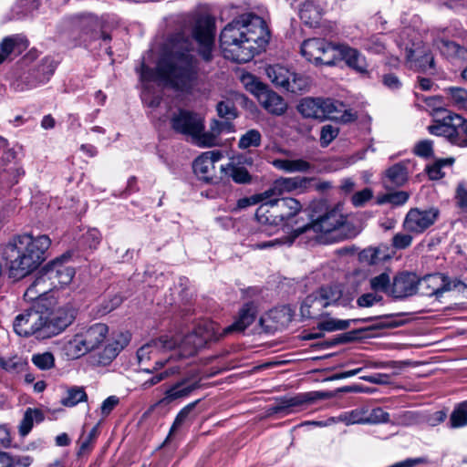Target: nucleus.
Returning <instances> with one entry per match:
<instances>
[{"label": "nucleus", "instance_id": "473e14b6", "mask_svg": "<svg viewBox=\"0 0 467 467\" xmlns=\"http://www.w3.org/2000/svg\"><path fill=\"white\" fill-rule=\"evenodd\" d=\"M26 47L27 40L19 35L5 37L0 43L1 63L15 50L21 52V49Z\"/></svg>", "mask_w": 467, "mask_h": 467}, {"label": "nucleus", "instance_id": "603ef678", "mask_svg": "<svg viewBox=\"0 0 467 467\" xmlns=\"http://www.w3.org/2000/svg\"><path fill=\"white\" fill-rule=\"evenodd\" d=\"M281 314L282 311L275 309L261 317L260 324L265 328V332H273L279 328L277 318Z\"/></svg>", "mask_w": 467, "mask_h": 467}, {"label": "nucleus", "instance_id": "c85d7f7f", "mask_svg": "<svg viewBox=\"0 0 467 467\" xmlns=\"http://www.w3.org/2000/svg\"><path fill=\"white\" fill-rule=\"evenodd\" d=\"M62 351L67 359H77L90 350L80 333L77 332L72 338L64 343Z\"/></svg>", "mask_w": 467, "mask_h": 467}, {"label": "nucleus", "instance_id": "c756f323", "mask_svg": "<svg viewBox=\"0 0 467 467\" xmlns=\"http://www.w3.org/2000/svg\"><path fill=\"white\" fill-rule=\"evenodd\" d=\"M79 26L84 34H90V40L102 39L103 42H109L111 39L109 34L99 30V23L92 16H82L79 20Z\"/></svg>", "mask_w": 467, "mask_h": 467}, {"label": "nucleus", "instance_id": "4d7b16f0", "mask_svg": "<svg viewBox=\"0 0 467 467\" xmlns=\"http://www.w3.org/2000/svg\"><path fill=\"white\" fill-rule=\"evenodd\" d=\"M338 128L333 125L327 124L323 126L320 132L321 146H328L332 142V140L338 135Z\"/></svg>", "mask_w": 467, "mask_h": 467}, {"label": "nucleus", "instance_id": "dca6fc26", "mask_svg": "<svg viewBox=\"0 0 467 467\" xmlns=\"http://www.w3.org/2000/svg\"><path fill=\"white\" fill-rule=\"evenodd\" d=\"M68 259L69 255L63 254L44 266L43 269L52 283L53 288L67 285L72 281L75 270L72 266L66 265Z\"/></svg>", "mask_w": 467, "mask_h": 467}, {"label": "nucleus", "instance_id": "72a5a7b5", "mask_svg": "<svg viewBox=\"0 0 467 467\" xmlns=\"http://www.w3.org/2000/svg\"><path fill=\"white\" fill-rule=\"evenodd\" d=\"M300 185L301 184L296 178H281L274 182L272 188L264 192L263 196L265 198L279 196L284 192H291L297 189Z\"/></svg>", "mask_w": 467, "mask_h": 467}, {"label": "nucleus", "instance_id": "7ed1b4c3", "mask_svg": "<svg viewBox=\"0 0 467 467\" xmlns=\"http://www.w3.org/2000/svg\"><path fill=\"white\" fill-rule=\"evenodd\" d=\"M193 43L182 38L172 47L171 54L162 57L155 69L141 66L140 78L143 81L161 79L177 90L190 92L197 83V59Z\"/></svg>", "mask_w": 467, "mask_h": 467}, {"label": "nucleus", "instance_id": "5701e85b", "mask_svg": "<svg viewBox=\"0 0 467 467\" xmlns=\"http://www.w3.org/2000/svg\"><path fill=\"white\" fill-rule=\"evenodd\" d=\"M85 340L90 351L99 348L106 339L109 332L108 326L103 323H95L87 327H81L78 331Z\"/></svg>", "mask_w": 467, "mask_h": 467}, {"label": "nucleus", "instance_id": "e2e57ef3", "mask_svg": "<svg viewBox=\"0 0 467 467\" xmlns=\"http://www.w3.org/2000/svg\"><path fill=\"white\" fill-rule=\"evenodd\" d=\"M263 195H264V192L257 194V195L251 196V197L242 198V199L238 200V202H237V208L238 209H245L251 205H254V204L258 203L259 202H263V203H264V202H265V201L268 198H265Z\"/></svg>", "mask_w": 467, "mask_h": 467}, {"label": "nucleus", "instance_id": "6e6d98bb", "mask_svg": "<svg viewBox=\"0 0 467 467\" xmlns=\"http://www.w3.org/2000/svg\"><path fill=\"white\" fill-rule=\"evenodd\" d=\"M370 286L374 292H389L390 279L387 273H382L370 279Z\"/></svg>", "mask_w": 467, "mask_h": 467}, {"label": "nucleus", "instance_id": "4c0bfd02", "mask_svg": "<svg viewBox=\"0 0 467 467\" xmlns=\"http://www.w3.org/2000/svg\"><path fill=\"white\" fill-rule=\"evenodd\" d=\"M368 319H348L341 320L336 318H326L320 321L317 324V327L320 330H325L328 332L337 331V330H345L348 329L350 326V323H358V322H366Z\"/></svg>", "mask_w": 467, "mask_h": 467}, {"label": "nucleus", "instance_id": "9d476101", "mask_svg": "<svg viewBox=\"0 0 467 467\" xmlns=\"http://www.w3.org/2000/svg\"><path fill=\"white\" fill-rule=\"evenodd\" d=\"M337 45L324 38H309L302 43L301 54L316 65L333 66L336 64V55L339 54Z\"/></svg>", "mask_w": 467, "mask_h": 467}, {"label": "nucleus", "instance_id": "c03bdc74", "mask_svg": "<svg viewBox=\"0 0 467 467\" xmlns=\"http://www.w3.org/2000/svg\"><path fill=\"white\" fill-rule=\"evenodd\" d=\"M433 45L447 57L462 56L463 48L455 42L448 39L439 38L434 40Z\"/></svg>", "mask_w": 467, "mask_h": 467}, {"label": "nucleus", "instance_id": "79ce46f5", "mask_svg": "<svg viewBox=\"0 0 467 467\" xmlns=\"http://www.w3.org/2000/svg\"><path fill=\"white\" fill-rule=\"evenodd\" d=\"M222 171L236 183H248L251 181V176L244 167L235 166L230 163L226 167L222 166Z\"/></svg>", "mask_w": 467, "mask_h": 467}, {"label": "nucleus", "instance_id": "2eb2a0df", "mask_svg": "<svg viewBox=\"0 0 467 467\" xmlns=\"http://www.w3.org/2000/svg\"><path fill=\"white\" fill-rule=\"evenodd\" d=\"M251 90L256 96L260 105L269 113L280 116L286 111L287 104L285 99L267 86L256 82Z\"/></svg>", "mask_w": 467, "mask_h": 467}, {"label": "nucleus", "instance_id": "f03ea898", "mask_svg": "<svg viewBox=\"0 0 467 467\" xmlns=\"http://www.w3.org/2000/svg\"><path fill=\"white\" fill-rule=\"evenodd\" d=\"M268 37L264 19L253 13H245L223 27L220 47L226 59L246 63L254 57L259 47L268 42Z\"/></svg>", "mask_w": 467, "mask_h": 467}, {"label": "nucleus", "instance_id": "338daca9", "mask_svg": "<svg viewBox=\"0 0 467 467\" xmlns=\"http://www.w3.org/2000/svg\"><path fill=\"white\" fill-rule=\"evenodd\" d=\"M11 467H29L33 462L31 456H16L11 454Z\"/></svg>", "mask_w": 467, "mask_h": 467}, {"label": "nucleus", "instance_id": "1a4fd4ad", "mask_svg": "<svg viewBox=\"0 0 467 467\" xmlns=\"http://www.w3.org/2000/svg\"><path fill=\"white\" fill-rule=\"evenodd\" d=\"M171 127L175 132L191 137L194 143L203 147L204 119L200 114L179 109L171 118Z\"/></svg>", "mask_w": 467, "mask_h": 467}, {"label": "nucleus", "instance_id": "de8ad7c7", "mask_svg": "<svg viewBox=\"0 0 467 467\" xmlns=\"http://www.w3.org/2000/svg\"><path fill=\"white\" fill-rule=\"evenodd\" d=\"M31 361L41 370H48L55 367V357L49 351L34 354Z\"/></svg>", "mask_w": 467, "mask_h": 467}, {"label": "nucleus", "instance_id": "774afa93", "mask_svg": "<svg viewBox=\"0 0 467 467\" xmlns=\"http://www.w3.org/2000/svg\"><path fill=\"white\" fill-rule=\"evenodd\" d=\"M382 82L387 88L392 90L399 89L401 87V82L400 81L398 77H396L393 74L384 75Z\"/></svg>", "mask_w": 467, "mask_h": 467}, {"label": "nucleus", "instance_id": "f704fd0d", "mask_svg": "<svg viewBox=\"0 0 467 467\" xmlns=\"http://www.w3.org/2000/svg\"><path fill=\"white\" fill-rule=\"evenodd\" d=\"M273 165L276 169L286 172H306L311 168V164L303 159H276L273 161Z\"/></svg>", "mask_w": 467, "mask_h": 467}, {"label": "nucleus", "instance_id": "39448f33", "mask_svg": "<svg viewBox=\"0 0 467 467\" xmlns=\"http://www.w3.org/2000/svg\"><path fill=\"white\" fill-rule=\"evenodd\" d=\"M51 244L46 235L34 237L31 234H20L11 238L3 249V257L6 261L11 276L19 279L36 269L45 260V254Z\"/></svg>", "mask_w": 467, "mask_h": 467}, {"label": "nucleus", "instance_id": "c9c22d12", "mask_svg": "<svg viewBox=\"0 0 467 467\" xmlns=\"http://www.w3.org/2000/svg\"><path fill=\"white\" fill-rule=\"evenodd\" d=\"M407 178L406 167L401 164H395L388 170L384 185L386 188H390L392 185L400 186L406 182Z\"/></svg>", "mask_w": 467, "mask_h": 467}, {"label": "nucleus", "instance_id": "ea45409f", "mask_svg": "<svg viewBox=\"0 0 467 467\" xmlns=\"http://www.w3.org/2000/svg\"><path fill=\"white\" fill-rule=\"evenodd\" d=\"M88 395L83 387L73 386L66 390L65 397L61 400V404L66 407H74L79 402L86 401Z\"/></svg>", "mask_w": 467, "mask_h": 467}, {"label": "nucleus", "instance_id": "f257e3e1", "mask_svg": "<svg viewBox=\"0 0 467 467\" xmlns=\"http://www.w3.org/2000/svg\"><path fill=\"white\" fill-rule=\"evenodd\" d=\"M255 318V311L252 304H246L240 310L237 319L221 331L220 326L212 320L199 322L194 329L182 338L170 336H161L157 339L145 344L137 351L140 362L150 359V355L161 350H171L175 348L180 349L182 357H190L196 354L198 349L203 348L208 342L217 341L220 337L233 334L242 333Z\"/></svg>", "mask_w": 467, "mask_h": 467}, {"label": "nucleus", "instance_id": "7c9ffc66", "mask_svg": "<svg viewBox=\"0 0 467 467\" xmlns=\"http://www.w3.org/2000/svg\"><path fill=\"white\" fill-rule=\"evenodd\" d=\"M234 126L231 120L225 119L224 121L213 120L210 125V131H204L203 147H212L217 144L218 136L223 132H232Z\"/></svg>", "mask_w": 467, "mask_h": 467}, {"label": "nucleus", "instance_id": "0eeeda50", "mask_svg": "<svg viewBox=\"0 0 467 467\" xmlns=\"http://www.w3.org/2000/svg\"><path fill=\"white\" fill-rule=\"evenodd\" d=\"M353 300L350 293H345L340 285L322 286L308 295L301 304L300 313L303 318H321L329 314L326 309L330 306H348Z\"/></svg>", "mask_w": 467, "mask_h": 467}, {"label": "nucleus", "instance_id": "ddd939ff", "mask_svg": "<svg viewBox=\"0 0 467 467\" xmlns=\"http://www.w3.org/2000/svg\"><path fill=\"white\" fill-rule=\"evenodd\" d=\"M193 40L198 44L199 53L205 61L212 59L214 46L215 23L209 16H200L192 28Z\"/></svg>", "mask_w": 467, "mask_h": 467}, {"label": "nucleus", "instance_id": "a19ab883", "mask_svg": "<svg viewBox=\"0 0 467 467\" xmlns=\"http://www.w3.org/2000/svg\"><path fill=\"white\" fill-rule=\"evenodd\" d=\"M445 93L450 103L458 108L467 109V90L459 87L445 88Z\"/></svg>", "mask_w": 467, "mask_h": 467}, {"label": "nucleus", "instance_id": "4be33fe9", "mask_svg": "<svg viewBox=\"0 0 467 467\" xmlns=\"http://www.w3.org/2000/svg\"><path fill=\"white\" fill-rule=\"evenodd\" d=\"M324 12L321 0H303L299 5L300 19L309 26H316Z\"/></svg>", "mask_w": 467, "mask_h": 467}, {"label": "nucleus", "instance_id": "864d4df0", "mask_svg": "<svg viewBox=\"0 0 467 467\" xmlns=\"http://www.w3.org/2000/svg\"><path fill=\"white\" fill-rule=\"evenodd\" d=\"M216 110L219 117L227 120L234 119L237 117V109L234 102L229 99L220 101L217 104Z\"/></svg>", "mask_w": 467, "mask_h": 467}, {"label": "nucleus", "instance_id": "aec40b11", "mask_svg": "<svg viewBox=\"0 0 467 467\" xmlns=\"http://www.w3.org/2000/svg\"><path fill=\"white\" fill-rule=\"evenodd\" d=\"M338 53L336 55V63L344 60L346 64L360 74L368 72V65L365 57L355 48L344 44L337 45Z\"/></svg>", "mask_w": 467, "mask_h": 467}, {"label": "nucleus", "instance_id": "5fc2aeb1", "mask_svg": "<svg viewBox=\"0 0 467 467\" xmlns=\"http://www.w3.org/2000/svg\"><path fill=\"white\" fill-rule=\"evenodd\" d=\"M381 250L379 248H367L364 249L360 254V258L362 261L368 263V265H377L380 261L385 260L387 256L385 254H381Z\"/></svg>", "mask_w": 467, "mask_h": 467}, {"label": "nucleus", "instance_id": "412c9836", "mask_svg": "<svg viewBox=\"0 0 467 467\" xmlns=\"http://www.w3.org/2000/svg\"><path fill=\"white\" fill-rule=\"evenodd\" d=\"M434 58L423 42L413 41L410 47V67H419L422 71L433 69Z\"/></svg>", "mask_w": 467, "mask_h": 467}, {"label": "nucleus", "instance_id": "f3484780", "mask_svg": "<svg viewBox=\"0 0 467 467\" xmlns=\"http://www.w3.org/2000/svg\"><path fill=\"white\" fill-rule=\"evenodd\" d=\"M325 397L326 394L317 391L299 393L293 397H283L269 409V411L272 413L285 412V414H288L293 411V408L312 403L313 401L324 399Z\"/></svg>", "mask_w": 467, "mask_h": 467}, {"label": "nucleus", "instance_id": "680f3d73", "mask_svg": "<svg viewBox=\"0 0 467 467\" xmlns=\"http://www.w3.org/2000/svg\"><path fill=\"white\" fill-rule=\"evenodd\" d=\"M364 47L367 50L375 54H380L385 50V45L381 36H373L368 39L365 42Z\"/></svg>", "mask_w": 467, "mask_h": 467}, {"label": "nucleus", "instance_id": "a211bd4d", "mask_svg": "<svg viewBox=\"0 0 467 467\" xmlns=\"http://www.w3.org/2000/svg\"><path fill=\"white\" fill-rule=\"evenodd\" d=\"M52 283L47 275L44 269L41 270L40 275L35 279V281L26 290L24 296L26 300L32 301L33 303L41 301L42 303H52L54 301L47 297V295L53 290Z\"/></svg>", "mask_w": 467, "mask_h": 467}, {"label": "nucleus", "instance_id": "f8f14e48", "mask_svg": "<svg viewBox=\"0 0 467 467\" xmlns=\"http://www.w3.org/2000/svg\"><path fill=\"white\" fill-rule=\"evenodd\" d=\"M463 284L459 280H449L442 274L428 275L419 279L415 284L410 278V296L420 294L425 296H439L446 291L457 288Z\"/></svg>", "mask_w": 467, "mask_h": 467}, {"label": "nucleus", "instance_id": "69168bd1", "mask_svg": "<svg viewBox=\"0 0 467 467\" xmlns=\"http://www.w3.org/2000/svg\"><path fill=\"white\" fill-rule=\"evenodd\" d=\"M456 200L458 206L461 209L467 211V189L462 184L457 187Z\"/></svg>", "mask_w": 467, "mask_h": 467}, {"label": "nucleus", "instance_id": "9b49d317", "mask_svg": "<svg viewBox=\"0 0 467 467\" xmlns=\"http://www.w3.org/2000/svg\"><path fill=\"white\" fill-rule=\"evenodd\" d=\"M265 73L269 80L286 91L297 93L306 91L309 88L307 78L291 72L286 67L280 65H271L265 68Z\"/></svg>", "mask_w": 467, "mask_h": 467}, {"label": "nucleus", "instance_id": "13d9d810", "mask_svg": "<svg viewBox=\"0 0 467 467\" xmlns=\"http://www.w3.org/2000/svg\"><path fill=\"white\" fill-rule=\"evenodd\" d=\"M373 197V191L370 188H365L352 195L351 202L355 207L363 206Z\"/></svg>", "mask_w": 467, "mask_h": 467}, {"label": "nucleus", "instance_id": "a18cd8bd", "mask_svg": "<svg viewBox=\"0 0 467 467\" xmlns=\"http://www.w3.org/2000/svg\"><path fill=\"white\" fill-rule=\"evenodd\" d=\"M261 133L257 130L252 129L241 136L238 147L241 150H247L252 147L256 148L261 145Z\"/></svg>", "mask_w": 467, "mask_h": 467}, {"label": "nucleus", "instance_id": "423d86ee", "mask_svg": "<svg viewBox=\"0 0 467 467\" xmlns=\"http://www.w3.org/2000/svg\"><path fill=\"white\" fill-rule=\"evenodd\" d=\"M310 208V223L294 228L292 236L258 243L255 244V247L262 250L284 244H291L297 236L309 230H313L316 233L328 234L344 227L346 220L338 207H330L326 201L320 200L313 202Z\"/></svg>", "mask_w": 467, "mask_h": 467}, {"label": "nucleus", "instance_id": "3c124183", "mask_svg": "<svg viewBox=\"0 0 467 467\" xmlns=\"http://www.w3.org/2000/svg\"><path fill=\"white\" fill-rule=\"evenodd\" d=\"M413 153L422 159L429 160L433 157V142L431 140L417 141L413 147Z\"/></svg>", "mask_w": 467, "mask_h": 467}, {"label": "nucleus", "instance_id": "2f4dec72", "mask_svg": "<svg viewBox=\"0 0 467 467\" xmlns=\"http://www.w3.org/2000/svg\"><path fill=\"white\" fill-rule=\"evenodd\" d=\"M194 173L202 181L210 182L213 179L212 172L214 170V165L209 153H203L199 156L192 163Z\"/></svg>", "mask_w": 467, "mask_h": 467}, {"label": "nucleus", "instance_id": "052dcab7", "mask_svg": "<svg viewBox=\"0 0 467 467\" xmlns=\"http://www.w3.org/2000/svg\"><path fill=\"white\" fill-rule=\"evenodd\" d=\"M382 300V296L378 295L377 292L367 293L359 296L357 304L360 307H369Z\"/></svg>", "mask_w": 467, "mask_h": 467}, {"label": "nucleus", "instance_id": "20e7f679", "mask_svg": "<svg viewBox=\"0 0 467 467\" xmlns=\"http://www.w3.org/2000/svg\"><path fill=\"white\" fill-rule=\"evenodd\" d=\"M76 311L71 306L52 308V303L37 301L17 315L14 320L15 332L25 337H34L38 340L53 337L72 324Z\"/></svg>", "mask_w": 467, "mask_h": 467}, {"label": "nucleus", "instance_id": "8fccbe9b", "mask_svg": "<svg viewBox=\"0 0 467 467\" xmlns=\"http://www.w3.org/2000/svg\"><path fill=\"white\" fill-rule=\"evenodd\" d=\"M453 159H440L426 167V172L431 180H440L444 176L441 169L446 165H451Z\"/></svg>", "mask_w": 467, "mask_h": 467}, {"label": "nucleus", "instance_id": "e433bc0d", "mask_svg": "<svg viewBox=\"0 0 467 467\" xmlns=\"http://www.w3.org/2000/svg\"><path fill=\"white\" fill-rule=\"evenodd\" d=\"M44 419L40 410L27 408L19 424V433L22 437L26 436L32 430L34 420L42 421Z\"/></svg>", "mask_w": 467, "mask_h": 467}, {"label": "nucleus", "instance_id": "393cba45", "mask_svg": "<svg viewBox=\"0 0 467 467\" xmlns=\"http://www.w3.org/2000/svg\"><path fill=\"white\" fill-rule=\"evenodd\" d=\"M130 336L129 333H120L112 342H109L103 351L99 353V363L108 365L129 344Z\"/></svg>", "mask_w": 467, "mask_h": 467}, {"label": "nucleus", "instance_id": "09e8293b", "mask_svg": "<svg viewBox=\"0 0 467 467\" xmlns=\"http://www.w3.org/2000/svg\"><path fill=\"white\" fill-rule=\"evenodd\" d=\"M56 67L57 64L53 59L45 57L36 69V73L39 75L38 83L47 82L55 72Z\"/></svg>", "mask_w": 467, "mask_h": 467}, {"label": "nucleus", "instance_id": "b1692460", "mask_svg": "<svg viewBox=\"0 0 467 467\" xmlns=\"http://www.w3.org/2000/svg\"><path fill=\"white\" fill-rule=\"evenodd\" d=\"M198 388L199 383L197 381L192 382L188 379H183L166 389L161 402L164 404H169L176 400L188 397L193 390Z\"/></svg>", "mask_w": 467, "mask_h": 467}, {"label": "nucleus", "instance_id": "0e129e2a", "mask_svg": "<svg viewBox=\"0 0 467 467\" xmlns=\"http://www.w3.org/2000/svg\"><path fill=\"white\" fill-rule=\"evenodd\" d=\"M119 403V399L117 396L108 397L101 404L100 411L103 417L109 416L115 407Z\"/></svg>", "mask_w": 467, "mask_h": 467}, {"label": "nucleus", "instance_id": "6e6552de", "mask_svg": "<svg viewBox=\"0 0 467 467\" xmlns=\"http://www.w3.org/2000/svg\"><path fill=\"white\" fill-rule=\"evenodd\" d=\"M300 202L294 198H277V196L271 197L262 203L256 210L255 217L260 223L279 224L290 226L294 218L301 211Z\"/></svg>", "mask_w": 467, "mask_h": 467}, {"label": "nucleus", "instance_id": "37998d69", "mask_svg": "<svg viewBox=\"0 0 467 467\" xmlns=\"http://www.w3.org/2000/svg\"><path fill=\"white\" fill-rule=\"evenodd\" d=\"M450 425L458 429L467 426V400L459 403L450 416Z\"/></svg>", "mask_w": 467, "mask_h": 467}, {"label": "nucleus", "instance_id": "bf43d9fd", "mask_svg": "<svg viewBox=\"0 0 467 467\" xmlns=\"http://www.w3.org/2000/svg\"><path fill=\"white\" fill-rule=\"evenodd\" d=\"M178 371L179 370L177 368H170L161 373L154 375L150 379L146 380L142 384V387H143V389H148L153 385L158 384L159 382H161L164 379L168 378L169 376L178 373Z\"/></svg>", "mask_w": 467, "mask_h": 467}, {"label": "nucleus", "instance_id": "cd10ccee", "mask_svg": "<svg viewBox=\"0 0 467 467\" xmlns=\"http://www.w3.org/2000/svg\"><path fill=\"white\" fill-rule=\"evenodd\" d=\"M297 109L305 118L324 119L323 99L321 98H305L300 101Z\"/></svg>", "mask_w": 467, "mask_h": 467}, {"label": "nucleus", "instance_id": "6ab92c4d", "mask_svg": "<svg viewBox=\"0 0 467 467\" xmlns=\"http://www.w3.org/2000/svg\"><path fill=\"white\" fill-rule=\"evenodd\" d=\"M324 119H330L348 123L357 119V115L338 100L323 99Z\"/></svg>", "mask_w": 467, "mask_h": 467}, {"label": "nucleus", "instance_id": "bb28decb", "mask_svg": "<svg viewBox=\"0 0 467 467\" xmlns=\"http://www.w3.org/2000/svg\"><path fill=\"white\" fill-rule=\"evenodd\" d=\"M200 402V400H197L193 402H191L184 406L176 415L174 421L170 429L169 435L165 440L167 442L171 436L178 431L184 425L191 423L197 417L198 412L196 411V406Z\"/></svg>", "mask_w": 467, "mask_h": 467}, {"label": "nucleus", "instance_id": "4468645a", "mask_svg": "<svg viewBox=\"0 0 467 467\" xmlns=\"http://www.w3.org/2000/svg\"><path fill=\"white\" fill-rule=\"evenodd\" d=\"M428 130L431 134L449 138L453 143H459L462 136H467L465 119L461 115L451 112H447L436 124L429 126Z\"/></svg>", "mask_w": 467, "mask_h": 467}, {"label": "nucleus", "instance_id": "58836bf2", "mask_svg": "<svg viewBox=\"0 0 467 467\" xmlns=\"http://www.w3.org/2000/svg\"><path fill=\"white\" fill-rule=\"evenodd\" d=\"M389 292L395 298H403L409 295V272H403L395 276Z\"/></svg>", "mask_w": 467, "mask_h": 467}, {"label": "nucleus", "instance_id": "49530a36", "mask_svg": "<svg viewBox=\"0 0 467 467\" xmlns=\"http://www.w3.org/2000/svg\"><path fill=\"white\" fill-rule=\"evenodd\" d=\"M408 194L406 192H393L377 196L376 202L379 205L391 203L393 205H401L407 202Z\"/></svg>", "mask_w": 467, "mask_h": 467}, {"label": "nucleus", "instance_id": "a878e982", "mask_svg": "<svg viewBox=\"0 0 467 467\" xmlns=\"http://www.w3.org/2000/svg\"><path fill=\"white\" fill-rule=\"evenodd\" d=\"M436 210L420 211L410 209V232L421 233L431 226L436 220Z\"/></svg>", "mask_w": 467, "mask_h": 467}]
</instances>
